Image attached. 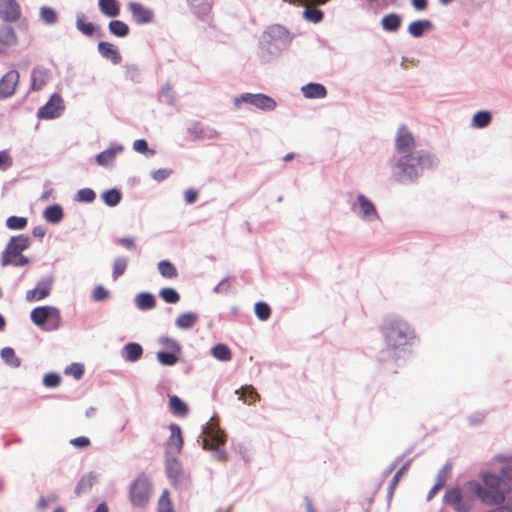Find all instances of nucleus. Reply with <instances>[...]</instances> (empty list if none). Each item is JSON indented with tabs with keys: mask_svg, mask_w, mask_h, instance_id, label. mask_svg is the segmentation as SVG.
<instances>
[{
	"mask_svg": "<svg viewBox=\"0 0 512 512\" xmlns=\"http://www.w3.org/2000/svg\"><path fill=\"white\" fill-rule=\"evenodd\" d=\"M434 164L433 157L425 151H415L403 155L397 160L394 181L405 183L415 180L426 168Z\"/></svg>",
	"mask_w": 512,
	"mask_h": 512,
	"instance_id": "nucleus-1",
	"label": "nucleus"
},
{
	"mask_svg": "<svg viewBox=\"0 0 512 512\" xmlns=\"http://www.w3.org/2000/svg\"><path fill=\"white\" fill-rule=\"evenodd\" d=\"M483 482L484 487L476 481H469L466 483L465 489L477 496L485 504H501L505 499V493L507 491L506 485L502 479L493 474H485L483 476Z\"/></svg>",
	"mask_w": 512,
	"mask_h": 512,
	"instance_id": "nucleus-2",
	"label": "nucleus"
},
{
	"mask_svg": "<svg viewBox=\"0 0 512 512\" xmlns=\"http://www.w3.org/2000/svg\"><path fill=\"white\" fill-rule=\"evenodd\" d=\"M388 347L397 349L404 347L414 338V331L410 326L400 319H386L382 327Z\"/></svg>",
	"mask_w": 512,
	"mask_h": 512,
	"instance_id": "nucleus-3",
	"label": "nucleus"
},
{
	"mask_svg": "<svg viewBox=\"0 0 512 512\" xmlns=\"http://www.w3.org/2000/svg\"><path fill=\"white\" fill-rule=\"evenodd\" d=\"M30 246V239L25 235L13 236L1 253V266H25L30 260L22 254Z\"/></svg>",
	"mask_w": 512,
	"mask_h": 512,
	"instance_id": "nucleus-4",
	"label": "nucleus"
},
{
	"mask_svg": "<svg viewBox=\"0 0 512 512\" xmlns=\"http://www.w3.org/2000/svg\"><path fill=\"white\" fill-rule=\"evenodd\" d=\"M31 321L45 331L57 330L61 324L60 311L53 306H39L30 313Z\"/></svg>",
	"mask_w": 512,
	"mask_h": 512,
	"instance_id": "nucleus-5",
	"label": "nucleus"
},
{
	"mask_svg": "<svg viewBox=\"0 0 512 512\" xmlns=\"http://www.w3.org/2000/svg\"><path fill=\"white\" fill-rule=\"evenodd\" d=\"M152 495V485L149 478L144 474H139L131 483L129 489V498L134 507H145Z\"/></svg>",
	"mask_w": 512,
	"mask_h": 512,
	"instance_id": "nucleus-6",
	"label": "nucleus"
},
{
	"mask_svg": "<svg viewBox=\"0 0 512 512\" xmlns=\"http://www.w3.org/2000/svg\"><path fill=\"white\" fill-rule=\"evenodd\" d=\"M244 102L251 104L261 110L264 111H272L276 107V102L273 98L265 95V94H251V93H245L242 94L239 97H236L234 99V105L236 107H239V105Z\"/></svg>",
	"mask_w": 512,
	"mask_h": 512,
	"instance_id": "nucleus-7",
	"label": "nucleus"
},
{
	"mask_svg": "<svg viewBox=\"0 0 512 512\" xmlns=\"http://www.w3.org/2000/svg\"><path fill=\"white\" fill-rule=\"evenodd\" d=\"M63 99L60 95L54 94L50 100L38 110L37 116L42 119H53L63 111Z\"/></svg>",
	"mask_w": 512,
	"mask_h": 512,
	"instance_id": "nucleus-8",
	"label": "nucleus"
},
{
	"mask_svg": "<svg viewBox=\"0 0 512 512\" xmlns=\"http://www.w3.org/2000/svg\"><path fill=\"white\" fill-rule=\"evenodd\" d=\"M19 78L20 75L16 70H10L0 79V99H5L15 94Z\"/></svg>",
	"mask_w": 512,
	"mask_h": 512,
	"instance_id": "nucleus-9",
	"label": "nucleus"
},
{
	"mask_svg": "<svg viewBox=\"0 0 512 512\" xmlns=\"http://www.w3.org/2000/svg\"><path fill=\"white\" fill-rule=\"evenodd\" d=\"M444 499L458 512H469L472 506L471 500H463L462 493L458 488L449 489L445 493Z\"/></svg>",
	"mask_w": 512,
	"mask_h": 512,
	"instance_id": "nucleus-10",
	"label": "nucleus"
},
{
	"mask_svg": "<svg viewBox=\"0 0 512 512\" xmlns=\"http://www.w3.org/2000/svg\"><path fill=\"white\" fill-rule=\"evenodd\" d=\"M21 17V8L16 0H0V18L5 22H16Z\"/></svg>",
	"mask_w": 512,
	"mask_h": 512,
	"instance_id": "nucleus-11",
	"label": "nucleus"
},
{
	"mask_svg": "<svg viewBox=\"0 0 512 512\" xmlns=\"http://www.w3.org/2000/svg\"><path fill=\"white\" fill-rule=\"evenodd\" d=\"M415 146L416 143L413 135L405 126H401L395 139L396 150L401 154H405L415 148Z\"/></svg>",
	"mask_w": 512,
	"mask_h": 512,
	"instance_id": "nucleus-12",
	"label": "nucleus"
},
{
	"mask_svg": "<svg viewBox=\"0 0 512 512\" xmlns=\"http://www.w3.org/2000/svg\"><path fill=\"white\" fill-rule=\"evenodd\" d=\"M128 9L137 24H147L153 20V11L140 3L131 2L128 4Z\"/></svg>",
	"mask_w": 512,
	"mask_h": 512,
	"instance_id": "nucleus-13",
	"label": "nucleus"
},
{
	"mask_svg": "<svg viewBox=\"0 0 512 512\" xmlns=\"http://www.w3.org/2000/svg\"><path fill=\"white\" fill-rule=\"evenodd\" d=\"M17 44V35L11 26L0 29V53H6L9 47Z\"/></svg>",
	"mask_w": 512,
	"mask_h": 512,
	"instance_id": "nucleus-14",
	"label": "nucleus"
},
{
	"mask_svg": "<svg viewBox=\"0 0 512 512\" xmlns=\"http://www.w3.org/2000/svg\"><path fill=\"white\" fill-rule=\"evenodd\" d=\"M51 291V283L39 282L36 287L26 292V300L29 302L45 299Z\"/></svg>",
	"mask_w": 512,
	"mask_h": 512,
	"instance_id": "nucleus-15",
	"label": "nucleus"
},
{
	"mask_svg": "<svg viewBox=\"0 0 512 512\" xmlns=\"http://www.w3.org/2000/svg\"><path fill=\"white\" fill-rule=\"evenodd\" d=\"M50 73L48 69L42 67H36L33 69L31 74V88L32 90L42 89L49 81Z\"/></svg>",
	"mask_w": 512,
	"mask_h": 512,
	"instance_id": "nucleus-16",
	"label": "nucleus"
},
{
	"mask_svg": "<svg viewBox=\"0 0 512 512\" xmlns=\"http://www.w3.org/2000/svg\"><path fill=\"white\" fill-rule=\"evenodd\" d=\"M98 51L104 58L109 59L113 64H119L122 60L118 49L109 42H99Z\"/></svg>",
	"mask_w": 512,
	"mask_h": 512,
	"instance_id": "nucleus-17",
	"label": "nucleus"
},
{
	"mask_svg": "<svg viewBox=\"0 0 512 512\" xmlns=\"http://www.w3.org/2000/svg\"><path fill=\"white\" fill-rule=\"evenodd\" d=\"M301 91L309 99L325 98L327 95L325 86L320 83H308L301 88Z\"/></svg>",
	"mask_w": 512,
	"mask_h": 512,
	"instance_id": "nucleus-18",
	"label": "nucleus"
},
{
	"mask_svg": "<svg viewBox=\"0 0 512 512\" xmlns=\"http://www.w3.org/2000/svg\"><path fill=\"white\" fill-rule=\"evenodd\" d=\"M170 437L167 441V446L174 452H180L183 446V438L180 427L177 424H171L169 426Z\"/></svg>",
	"mask_w": 512,
	"mask_h": 512,
	"instance_id": "nucleus-19",
	"label": "nucleus"
},
{
	"mask_svg": "<svg viewBox=\"0 0 512 512\" xmlns=\"http://www.w3.org/2000/svg\"><path fill=\"white\" fill-rule=\"evenodd\" d=\"M96 482L97 476L94 473L83 475L76 485L75 494L81 496L88 493Z\"/></svg>",
	"mask_w": 512,
	"mask_h": 512,
	"instance_id": "nucleus-20",
	"label": "nucleus"
},
{
	"mask_svg": "<svg viewBox=\"0 0 512 512\" xmlns=\"http://www.w3.org/2000/svg\"><path fill=\"white\" fill-rule=\"evenodd\" d=\"M43 216L47 222L57 224L63 219L64 212L60 205L54 204L44 210Z\"/></svg>",
	"mask_w": 512,
	"mask_h": 512,
	"instance_id": "nucleus-21",
	"label": "nucleus"
},
{
	"mask_svg": "<svg viewBox=\"0 0 512 512\" xmlns=\"http://www.w3.org/2000/svg\"><path fill=\"white\" fill-rule=\"evenodd\" d=\"M123 352L126 361L135 362L141 358L143 349L140 344L130 342L124 346Z\"/></svg>",
	"mask_w": 512,
	"mask_h": 512,
	"instance_id": "nucleus-22",
	"label": "nucleus"
},
{
	"mask_svg": "<svg viewBox=\"0 0 512 512\" xmlns=\"http://www.w3.org/2000/svg\"><path fill=\"white\" fill-rule=\"evenodd\" d=\"M100 11L108 17H116L120 13V6L117 0H98Z\"/></svg>",
	"mask_w": 512,
	"mask_h": 512,
	"instance_id": "nucleus-23",
	"label": "nucleus"
},
{
	"mask_svg": "<svg viewBox=\"0 0 512 512\" xmlns=\"http://www.w3.org/2000/svg\"><path fill=\"white\" fill-rule=\"evenodd\" d=\"M431 28L432 24L429 20H417L409 24L408 32L413 37H421L424 32L430 30Z\"/></svg>",
	"mask_w": 512,
	"mask_h": 512,
	"instance_id": "nucleus-24",
	"label": "nucleus"
},
{
	"mask_svg": "<svg viewBox=\"0 0 512 512\" xmlns=\"http://www.w3.org/2000/svg\"><path fill=\"white\" fill-rule=\"evenodd\" d=\"M236 393H239V399L243 400V402L248 405L255 403L260 398L257 391L252 386L241 387Z\"/></svg>",
	"mask_w": 512,
	"mask_h": 512,
	"instance_id": "nucleus-25",
	"label": "nucleus"
},
{
	"mask_svg": "<svg viewBox=\"0 0 512 512\" xmlns=\"http://www.w3.org/2000/svg\"><path fill=\"white\" fill-rule=\"evenodd\" d=\"M361 213L365 218L377 217V211L374 204L369 201L364 195L358 196Z\"/></svg>",
	"mask_w": 512,
	"mask_h": 512,
	"instance_id": "nucleus-26",
	"label": "nucleus"
},
{
	"mask_svg": "<svg viewBox=\"0 0 512 512\" xmlns=\"http://www.w3.org/2000/svg\"><path fill=\"white\" fill-rule=\"evenodd\" d=\"M169 407L171 412L177 416H185L188 413L187 405L176 395L170 396Z\"/></svg>",
	"mask_w": 512,
	"mask_h": 512,
	"instance_id": "nucleus-27",
	"label": "nucleus"
},
{
	"mask_svg": "<svg viewBox=\"0 0 512 512\" xmlns=\"http://www.w3.org/2000/svg\"><path fill=\"white\" fill-rule=\"evenodd\" d=\"M198 321V316L195 313L187 312L180 314L176 319L177 327L181 329H189L193 327Z\"/></svg>",
	"mask_w": 512,
	"mask_h": 512,
	"instance_id": "nucleus-28",
	"label": "nucleus"
},
{
	"mask_svg": "<svg viewBox=\"0 0 512 512\" xmlns=\"http://www.w3.org/2000/svg\"><path fill=\"white\" fill-rule=\"evenodd\" d=\"M211 354L217 360L224 361V362L230 361L232 358V353H231L230 348L227 345L222 344V343L216 344L211 349Z\"/></svg>",
	"mask_w": 512,
	"mask_h": 512,
	"instance_id": "nucleus-29",
	"label": "nucleus"
},
{
	"mask_svg": "<svg viewBox=\"0 0 512 512\" xmlns=\"http://www.w3.org/2000/svg\"><path fill=\"white\" fill-rule=\"evenodd\" d=\"M401 25V17L391 13L382 18V26L387 31H397Z\"/></svg>",
	"mask_w": 512,
	"mask_h": 512,
	"instance_id": "nucleus-30",
	"label": "nucleus"
},
{
	"mask_svg": "<svg viewBox=\"0 0 512 512\" xmlns=\"http://www.w3.org/2000/svg\"><path fill=\"white\" fill-rule=\"evenodd\" d=\"M76 27L85 36H92L95 32L94 24L87 22L85 15L82 13L77 15Z\"/></svg>",
	"mask_w": 512,
	"mask_h": 512,
	"instance_id": "nucleus-31",
	"label": "nucleus"
},
{
	"mask_svg": "<svg viewBox=\"0 0 512 512\" xmlns=\"http://www.w3.org/2000/svg\"><path fill=\"white\" fill-rule=\"evenodd\" d=\"M158 269L160 274L165 278L173 279L178 276L176 267L168 260L160 261L158 263Z\"/></svg>",
	"mask_w": 512,
	"mask_h": 512,
	"instance_id": "nucleus-32",
	"label": "nucleus"
},
{
	"mask_svg": "<svg viewBox=\"0 0 512 512\" xmlns=\"http://www.w3.org/2000/svg\"><path fill=\"white\" fill-rule=\"evenodd\" d=\"M108 27L109 31L117 37H125L129 33L128 25L120 20L110 21Z\"/></svg>",
	"mask_w": 512,
	"mask_h": 512,
	"instance_id": "nucleus-33",
	"label": "nucleus"
},
{
	"mask_svg": "<svg viewBox=\"0 0 512 512\" xmlns=\"http://www.w3.org/2000/svg\"><path fill=\"white\" fill-rule=\"evenodd\" d=\"M121 149H122L121 147H119L117 149L110 148V149H107V150L99 153L96 157L97 163L101 166H107V165L111 164L113 162V160L115 159L116 153L121 151Z\"/></svg>",
	"mask_w": 512,
	"mask_h": 512,
	"instance_id": "nucleus-34",
	"label": "nucleus"
},
{
	"mask_svg": "<svg viewBox=\"0 0 512 512\" xmlns=\"http://www.w3.org/2000/svg\"><path fill=\"white\" fill-rule=\"evenodd\" d=\"M137 307L143 310L152 309L156 305L155 298L150 293H140L136 298Z\"/></svg>",
	"mask_w": 512,
	"mask_h": 512,
	"instance_id": "nucleus-35",
	"label": "nucleus"
},
{
	"mask_svg": "<svg viewBox=\"0 0 512 512\" xmlns=\"http://www.w3.org/2000/svg\"><path fill=\"white\" fill-rule=\"evenodd\" d=\"M1 357L11 367L17 368L21 364V360L16 356L15 351L11 347L3 348Z\"/></svg>",
	"mask_w": 512,
	"mask_h": 512,
	"instance_id": "nucleus-36",
	"label": "nucleus"
},
{
	"mask_svg": "<svg viewBox=\"0 0 512 512\" xmlns=\"http://www.w3.org/2000/svg\"><path fill=\"white\" fill-rule=\"evenodd\" d=\"M491 122V114L488 111H478L474 114L472 119L473 126L477 128H484Z\"/></svg>",
	"mask_w": 512,
	"mask_h": 512,
	"instance_id": "nucleus-37",
	"label": "nucleus"
},
{
	"mask_svg": "<svg viewBox=\"0 0 512 512\" xmlns=\"http://www.w3.org/2000/svg\"><path fill=\"white\" fill-rule=\"evenodd\" d=\"M158 512H174L168 490H164L158 500Z\"/></svg>",
	"mask_w": 512,
	"mask_h": 512,
	"instance_id": "nucleus-38",
	"label": "nucleus"
},
{
	"mask_svg": "<svg viewBox=\"0 0 512 512\" xmlns=\"http://www.w3.org/2000/svg\"><path fill=\"white\" fill-rule=\"evenodd\" d=\"M177 352L159 351L157 353V360L164 366H173L178 362Z\"/></svg>",
	"mask_w": 512,
	"mask_h": 512,
	"instance_id": "nucleus-39",
	"label": "nucleus"
},
{
	"mask_svg": "<svg viewBox=\"0 0 512 512\" xmlns=\"http://www.w3.org/2000/svg\"><path fill=\"white\" fill-rule=\"evenodd\" d=\"M102 199L108 206H116L121 200V193L117 189L105 191L102 194Z\"/></svg>",
	"mask_w": 512,
	"mask_h": 512,
	"instance_id": "nucleus-40",
	"label": "nucleus"
},
{
	"mask_svg": "<svg viewBox=\"0 0 512 512\" xmlns=\"http://www.w3.org/2000/svg\"><path fill=\"white\" fill-rule=\"evenodd\" d=\"M27 218L25 217H18V216H10L6 220V225L9 229L12 230H21L24 229L27 226Z\"/></svg>",
	"mask_w": 512,
	"mask_h": 512,
	"instance_id": "nucleus-41",
	"label": "nucleus"
},
{
	"mask_svg": "<svg viewBox=\"0 0 512 512\" xmlns=\"http://www.w3.org/2000/svg\"><path fill=\"white\" fill-rule=\"evenodd\" d=\"M127 268V259L125 257H118L113 263V279L116 280L118 277L124 274Z\"/></svg>",
	"mask_w": 512,
	"mask_h": 512,
	"instance_id": "nucleus-42",
	"label": "nucleus"
},
{
	"mask_svg": "<svg viewBox=\"0 0 512 512\" xmlns=\"http://www.w3.org/2000/svg\"><path fill=\"white\" fill-rule=\"evenodd\" d=\"M159 295L165 302L170 304H175L180 299L178 292L173 288H163Z\"/></svg>",
	"mask_w": 512,
	"mask_h": 512,
	"instance_id": "nucleus-43",
	"label": "nucleus"
},
{
	"mask_svg": "<svg viewBox=\"0 0 512 512\" xmlns=\"http://www.w3.org/2000/svg\"><path fill=\"white\" fill-rule=\"evenodd\" d=\"M255 314L261 321H265L270 317L271 309L267 303L258 302L255 304Z\"/></svg>",
	"mask_w": 512,
	"mask_h": 512,
	"instance_id": "nucleus-44",
	"label": "nucleus"
},
{
	"mask_svg": "<svg viewBox=\"0 0 512 512\" xmlns=\"http://www.w3.org/2000/svg\"><path fill=\"white\" fill-rule=\"evenodd\" d=\"M40 18L46 24H54L57 21V14L50 7H42L40 10Z\"/></svg>",
	"mask_w": 512,
	"mask_h": 512,
	"instance_id": "nucleus-45",
	"label": "nucleus"
},
{
	"mask_svg": "<svg viewBox=\"0 0 512 512\" xmlns=\"http://www.w3.org/2000/svg\"><path fill=\"white\" fill-rule=\"evenodd\" d=\"M225 436L223 434H217L212 437V441L210 442L207 438L203 439V448L204 449H217L220 445L224 444Z\"/></svg>",
	"mask_w": 512,
	"mask_h": 512,
	"instance_id": "nucleus-46",
	"label": "nucleus"
},
{
	"mask_svg": "<svg viewBox=\"0 0 512 512\" xmlns=\"http://www.w3.org/2000/svg\"><path fill=\"white\" fill-rule=\"evenodd\" d=\"M65 374L73 376L75 379H80L84 374V367L82 364L73 363L65 369Z\"/></svg>",
	"mask_w": 512,
	"mask_h": 512,
	"instance_id": "nucleus-47",
	"label": "nucleus"
},
{
	"mask_svg": "<svg viewBox=\"0 0 512 512\" xmlns=\"http://www.w3.org/2000/svg\"><path fill=\"white\" fill-rule=\"evenodd\" d=\"M96 197L95 192L90 188L80 189L77 193V200L81 202H92Z\"/></svg>",
	"mask_w": 512,
	"mask_h": 512,
	"instance_id": "nucleus-48",
	"label": "nucleus"
},
{
	"mask_svg": "<svg viewBox=\"0 0 512 512\" xmlns=\"http://www.w3.org/2000/svg\"><path fill=\"white\" fill-rule=\"evenodd\" d=\"M191 7L197 13H207L211 9V4L207 0H191Z\"/></svg>",
	"mask_w": 512,
	"mask_h": 512,
	"instance_id": "nucleus-49",
	"label": "nucleus"
},
{
	"mask_svg": "<svg viewBox=\"0 0 512 512\" xmlns=\"http://www.w3.org/2000/svg\"><path fill=\"white\" fill-rule=\"evenodd\" d=\"M61 382V377L56 373H48L43 378L46 387H57Z\"/></svg>",
	"mask_w": 512,
	"mask_h": 512,
	"instance_id": "nucleus-50",
	"label": "nucleus"
},
{
	"mask_svg": "<svg viewBox=\"0 0 512 512\" xmlns=\"http://www.w3.org/2000/svg\"><path fill=\"white\" fill-rule=\"evenodd\" d=\"M133 149L142 154H144L146 152H150L151 155L154 154V151L149 150L148 143L144 139H138V140L134 141Z\"/></svg>",
	"mask_w": 512,
	"mask_h": 512,
	"instance_id": "nucleus-51",
	"label": "nucleus"
},
{
	"mask_svg": "<svg viewBox=\"0 0 512 512\" xmlns=\"http://www.w3.org/2000/svg\"><path fill=\"white\" fill-rule=\"evenodd\" d=\"M161 344L173 352H178V353L180 352V345L174 339L162 338Z\"/></svg>",
	"mask_w": 512,
	"mask_h": 512,
	"instance_id": "nucleus-52",
	"label": "nucleus"
},
{
	"mask_svg": "<svg viewBox=\"0 0 512 512\" xmlns=\"http://www.w3.org/2000/svg\"><path fill=\"white\" fill-rule=\"evenodd\" d=\"M108 298V291L101 285L97 286L93 292L95 301H103Z\"/></svg>",
	"mask_w": 512,
	"mask_h": 512,
	"instance_id": "nucleus-53",
	"label": "nucleus"
},
{
	"mask_svg": "<svg viewBox=\"0 0 512 512\" xmlns=\"http://www.w3.org/2000/svg\"><path fill=\"white\" fill-rule=\"evenodd\" d=\"M70 443L74 447H77V448H86L90 445V440H89V438H87L85 436H80V437L71 439Z\"/></svg>",
	"mask_w": 512,
	"mask_h": 512,
	"instance_id": "nucleus-54",
	"label": "nucleus"
},
{
	"mask_svg": "<svg viewBox=\"0 0 512 512\" xmlns=\"http://www.w3.org/2000/svg\"><path fill=\"white\" fill-rule=\"evenodd\" d=\"M184 197L187 204H192L197 200L198 192L194 189H187L184 193Z\"/></svg>",
	"mask_w": 512,
	"mask_h": 512,
	"instance_id": "nucleus-55",
	"label": "nucleus"
},
{
	"mask_svg": "<svg viewBox=\"0 0 512 512\" xmlns=\"http://www.w3.org/2000/svg\"><path fill=\"white\" fill-rule=\"evenodd\" d=\"M11 165V159L7 152H0V168L7 169Z\"/></svg>",
	"mask_w": 512,
	"mask_h": 512,
	"instance_id": "nucleus-56",
	"label": "nucleus"
},
{
	"mask_svg": "<svg viewBox=\"0 0 512 512\" xmlns=\"http://www.w3.org/2000/svg\"><path fill=\"white\" fill-rule=\"evenodd\" d=\"M118 243L120 245H122L123 247L127 248V249H134L135 248L134 240L131 237L120 238L118 240Z\"/></svg>",
	"mask_w": 512,
	"mask_h": 512,
	"instance_id": "nucleus-57",
	"label": "nucleus"
},
{
	"mask_svg": "<svg viewBox=\"0 0 512 512\" xmlns=\"http://www.w3.org/2000/svg\"><path fill=\"white\" fill-rule=\"evenodd\" d=\"M55 501V497L51 498H40L37 502V507L41 510L46 509L51 502Z\"/></svg>",
	"mask_w": 512,
	"mask_h": 512,
	"instance_id": "nucleus-58",
	"label": "nucleus"
},
{
	"mask_svg": "<svg viewBox=\"0 0 512 512\" xmlns=\"http://www.w3.org/2000/svg\"><path fill=\"white\" fill-rule=\"evenodd\" d=\"M413 7L418 11H423L427 8L428 1L427 0H412L411 1Z\"/></svg>",
	"mask_w": 512,
	"mask_h": 512,
	"instance_id": "nucleus-59",
	"label": "nucleus"
},
{
	"mask_svg": "<svg viewBox=\"0 0 512 512\" xmlns=\"http://www.w3.org/2000/svg\"><path fill=\"white\" fill-rule=\"evenodd\" d=\"M500 471H501V474L503 477H505L509 480H512V465L511 464L503 466Z\"/></svg>",
	"mask_w": 512,
	"mask_h": 512,
	"instance_id": "nucleus-60",
	"label": "nucleus"
},
{
	"mask_svg": "<svg viewBox=\"0 0 512 512\" xmlns=\"http://www.w3.org/2000/svg\"><path fill=\"white\" fill-rule=\"evenodd\" d=\"M404 470H405V466L402 467L401 469H399L397 471V473L394 475V477L392 479V482H391V489H394L396 487V485L398 484V481H399L400 477L402 476Z\"/></svg>",
	"mask_w": 512,
	"mask_h": 512,
	"instance_id": "nucleus-61",
	"label": "nucleus"
},
{
	"mask_svg": "<svg viewBox=\"0 0 512 512\" xmlns=\"http://www.w3.org/2000/svg\"><path fill=\"white\" fill-rule=\"evenodd\" d=\"M45 233H46V229L43 226H37L32 231L33 236H35L37 238L44 237Z\"/></svg>",
	"mask_w": 512,
	"mask_h": 512,
	"instance_id": "nucleus-62",
	"label": "nucleus"
},
{
	"mask_svg": "<svg viewBox=\"0 0 512 512\" xmlns=\"http://www.w3.org/2000/svg\"><path fill=\"white\" fill-rule=\"evenodd\" d=\"M167 176V173L165 170H157L153 173V178L157 181L164 180Z\"/></svg>",
	"mask_w": 512,
	"mask_h": 512,
	"instance_id": "nucleus-63",
	"label": "nucleus"
},
{
	"mask_svg": "<svg viewBox=\"0 0 512 512\" xmlns=\"http://www.w3.org/2000/svg\"><path fill=\"white\" fill-rule=\"evenodd\" d=\"M109 509H108V506L106 505V503H101L97 506L96 510L94 512H108Z\"/></svg>",
	"mask_w": 512,
	"mask_h": 512,
	"instance_id": "nucleus-64",
	"label": "nucleus"
}]
</instances>
